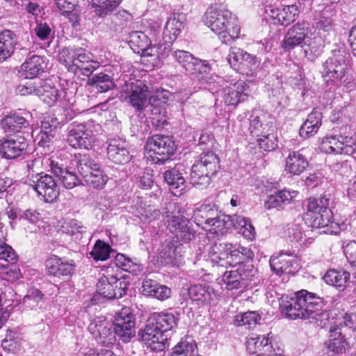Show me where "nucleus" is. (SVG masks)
I'll return each instance as SVG.
<instances>
[{
    "mask_svg": "<svg viewBox=\"0 0 356 356\" xmlns=\"http://www.w3.org/2000/svg\"><path fill=\"white\" fill-rule=\"evenodd\" d=\"M203 20L222 42H229L239 36L240 27L236 16L222 3L211 4L205 12Z\"/></svg>",
    "mask_w": 356,
    "mask_h": 356,
    "instance_id": "nucleus-1",
    "label": "nucleus"
},
{
    "mask_svg": "<svg viewBox=\"0 0 356 356\" xmlns=\"http://www.w3.org/2000/svg\"><path fill=\"white\" fill-rule=\"evenodd\" d=\"M332 200L330 194L311 197L307 200V222L312 228H318L325 234H337L340 227L332 220V212L330 209Z\"/></svg>",
    "mask_w": 356,
    "mask_h": 356,
    "instance_id": "nucleus-2",
    "label": "nucleus"
},
{
    "mask_svg": "<svg viewBox=\"0 0 356 356\" xmlns=\"http://www.w3.org/2000/svg\"><path fill=\"white\" fill-rule=\"evenodd\" d=\"M320 296L302 289L294 293V296H283L280 301V309L282 315L290 319H308L313 314L312 309L322 305Z\"/></svg>",
    "mask_w": 356,
    "mask_h": 356,
    "instance_id": "nucleus-3",
    "label": "nucleus"
},
{
    "mask_svg": "<svg viewBox=\"0 0 356 356\" xmlns=\"http://www.w3.org/2000/svg\"><path fill=\"white\" fill-rule=\"evenodd\" d=\"M219 168L217 155L213 152H203L191 167V183L200 189L207 188Z\"/></svg>",
    "mask_w": 356,
    "mask_h": 356,
    "instance_id": "nucleus-4",
    "label": "nucleus"
},
{
    "mask_svg": "<svg viewBox=\"0 0 356 356\" xmlns=\"http://www.w3.org/2000/svg\"><path fill=\"white\" fill-rule=\"evenodd\" d=\"M102 127L94 120L73 124L69 129L67 143L73 148L91 149L97 142Z\"/></svg>",
    "mask_w": 356,
    "mask_h": 356,
    "instance_id": "nucleus-5",
    "label": "nucleus"
},
{
    "mask_svg": "<svg viewBox=\"0 0 356 356\" xmlns=\"http://www.w3.org/2000/svg\"><path fill=\"white\" fill-rule=\"evenodd\" d=\"M175 60L186 70V71L194 76L200 83H211L212 76L211 67L206 60L194 57L191 53L184 50H176L172 52Z\"/></svg>",
    "mask_w": 356,
    "mask_h": 356,
    "instance_id": "nucleus-6",
    "label": "nucleus"
},
{
    "mask_svg": "<svg viewBox=\"0 0 356 356\" xmlns=\"http://www.w3.org/2000/svg\"><path fill=\"white\" fill-rule=\"evenodd\" d=\"M227 60L239 73L250 77L257 74L260 65L255 56L236 47L230 48Z\"/></svg>",
    "mask_w": 356,
    "mask_h": 356,
    "instance_id": "nucleus-7",
    "label": "nucleus"
},
{
    "mask_svg": "<svg viewBox=\"0 0 356 356\" xmlns=\"http://www.w3.org/2000/svg\"><path fill=\"white\" fill-rule=\"evenodd\" d=\"M78 170L86 184L94 188H102L106 184L108 177L93 159L84 154L79 159Z\"/></svg>",
    "mask_w": 356,
    "mask_h": 356,
    "instance_id": "nucleus-8",
    "label": "nucleus"
},
{
    "mask_svg": "<svg viewBox=\"0 0 356 356\" xmlns=\"http://www.w3.org/2000/svg\"><path fill=\"white\" fill-rule=\"evenodd\" d=\"M347 63L346 54L339 49L332 51L323 63V78L327 84L341 81L346 75Z\"/></svg>",
    "mask_w": 356,
    "mask_h": 356,
    "instance_id": "nucleus-9",
    "label": "nucleus"
},
{
    "mask_svg": "<svg viewBox=\"0 0 356 356\" xmlns=\"http://www.w3.org/2000/svg\"><path fill=\"white\" fill-rule=\"evenodd\" d=\"M127 289V283L124 280H118L115 276H104L99 280L97 284V295H95L92 301L97 304V296H101L104 298L113 299L120 298L125 294Z\"/></svg>",
    "mask_w": 356,
    "mask_h": 356,
    "instance_id": "nucleus-10",
    "label": "nucleus"
},
{
    "mask_svg": "<svg viewBox=\"0 0 356 356\" xmlns=\"http://www.w3.org/2000/svg\"><path fill=\"white\" fill-rule=\"evenodd\" d=\"M125 92L127 94L126 99L136 110L143 111L149 104V100L153 97H149L151 90L149 86L140 81L131 82L126 85Z\"/></svg>",
    "mask_w": 356,
    "mask_h": 356,
    "instance_id": "nucleus-11",
    "label": "nucleus"
},
{
    "mask_svg": "<svg viewBox=\"0 0 356 356\" xmlns=\"http://www.w3.org/2000/svg\"><path fill=\"white\" fill-rule=\"evenodd\" d=\"M140 339L154 352H161L168 347L167 336L163 334L148 318L146 325L138 332Z\"/></svg>",
    "mask_w": 356,
    "mask_h": 356,
    "instance_id": "nucleus-12",
    "label": "nucleus"
},
{
    "mask_svg": "<svg viewBox=\"0 0 356 356\" xmlns=\"http://www.w3.org/2000/svg\"><path fill=\"white\" fill-rule=\"evenodd\" d=\"M113 333L124 342L129 341L135 333V318L130 308L124 307L118 312L113 323Z\"/></svg>",
    "mask_w": 356,
    "mask_h": 356,
    "instance_id": "nucleus-13",
    "label": "nucleus"
},
{
    "mask_svg": "<svg viewBox=\"0 0 356 356\" xmlns=\"http://www.w3.org/2000/svg\"><path fill=\"white\" fill-rule=\"evenodd\" d=\"M254 273L252 265L240 266L236 270L225 271L221 282L227 290L238 289L246 284V281L252 280Z\"/></svg>",
    "mask_w": 356,
    "mask_h": 356,
    "instance_id": "nucleus-14",
    "label": "nucleus"
},
{
    "mask_svg": "<svg viewBox=\"0 0 356 356\" xmlns=\"http://www.w3.org/2000/svg\"><path fill=\"white\" fill-rule=\"evenodd\" d=\"M88 331L96 341L104 346H109L115 341L112 325L104 316H97L90 323Z\"/></svg>",
    "mask_w": 356,
    "mask_h": 356,
    "instance_id": "nucleus-15",
    "label": "nucleus"
},
{
    "mask_svg": "<svg viewBox=\"0 0 356 356\" xmlns=\"http://www.w3.org/2000/svg\"><path fill=\"white\" fill-rule=\"evenodd\" d=\"M189 298L199 307L216 304L219 294L214 288L207 284L191 285L188 289Z\"/></svg>",
    "mask_w": 356,
    "mask_h": 356,
    "instance_id": "nucleus-16",
    "label": "nucleus"
},
{
    "mask_svg": "<svg viewBox=\"0 0 356 356\" xmlns=\"http://www.w3.org/2000/svg\"><path fill=\"white\" fill-rule=\"evenodd\" d=\"M35 178L36 179H32L33 184L30 185L33 186L38 196L42 197L44 201L52 202L58 197L59 195L58 185L51 175L47 174L42 175L41 173H38Z\"/></svg>",
    "mask_w": 356,
    "mask_h": 356,
    "instance_id": "nucleus-17",
    "label": "nucleus"
},
{
    "mask_svg": "<svg viewBox=\"0 0 356 356\" xmlns=\"http://www.w3.org/2000/svg\"><path fill=\"white\" fill-rule=\"evenodd\" d=\"M310 24L307 21H302L293 24L285 34L281 47L285 51H291L303 45L309 31Z\"/></svg>",
    "mask_w": 356,
    "mask_h": 356,
    "instance_id": "nucleus-18",
    "label": "nucleus"
},
{
    "mask_svg": "<svg viewBox=\"0 0 356 356\" xmlns=\"http://www.w3.org/2000/svg\"><path fill=\"white\" fill-rule=\"evenodd\" d=\"M46 271L51 277L63 278L71 277L76 268L74 260H68L56 255H51L45 263Z\"/></svg>",
    "mask_w": 356,
    "mask_h": 356,
    "instance_id": "nucleus-19",
    "label": "nucleus"
},
{
    "mask_svg": "<svg viewBox=\"0 0 356 356\" xmlns=\"http://www.w3.org/2000/svg\"><path fill=\"white\" fill-rule=\"evenodd\" d=\"M146 147L154 154L161 156L159 161H165L172 155L175 151V144L171 137L164 135H154L149 138Z\"/></svg>",
    "mask_w": 356,
    "mask_h": 356,
    "instance_id": "nucleus-20",
    "label": "nucleus"
},
{
    "mask_svg": "<svg viewBox=\"0 0 356 356\" xmlns=\"http://www.w3.org/2000/svg\"><path fill=\"white\" fill-rule=\"evenodd\" d=\"M24 137L13 136L0 140V156L6 159H14L20 156L27 148Z\"/></svg>",
    "mask_w": 356,
    "mask_h": 356,
    "instance_id": "nucleus-21",
    "label": "nucleus"
},
{
    "mask_svg": "<svg viewBox=\"0 0 356 356\" xmlns=\"http://www.w3.org/2000/svg\"><path fill=\"white\" fill-rule=\"evenodd\" d=\"M169 229L183 243H188L195 236V231L191 222L183 215L172 216L169 221Z\"/></svg>",
    "mask_w": 356,
    "mask_h": 356,
    "instance_id": "nucleus-22",
    "label": "nucleus"
},
{
    "mask_svg": "<svg viewBox=\"0 0 356 356\" xmlns=\"http://www.w3.org/2000/svg\"><path fill=\"white\" fill-rule=\"evenodd\" d=\"M107 154L108 159L114 163H127L131 158L128 148V143L120 138H113L108 140Z\"/></svg>",
    "mask_w": 356,
    "mask_h": 356,
    "instance_id": "nucleus-23",
    "label": "nucleus"
},
{
    "mask_svg": "<svg viewBox=\"0 0 356 356\" xmlns=\"http://www.w3.org/2000/svg\"><path fill=\"white\" fill-rule=\"evenodd\" d=\"M37 88L36 95L49 106L54 105L65 93L63 89L57 88L50 79L38 80Z\"/></svg>",
    "mask_w": 356,
    "mask_h": 356,
    "instance_id": "nucleus-24",
    "label": "nucleus"
},
{
    "mask_svg": "<svg viewBox=\"0 0 356 356\" xmlns=\"http://www.w3.org/2000/svg\"><path fill=\"white\" fill-rule=\"evenodd\" d=\"M248 351L252 355L257 356L269 355L275 349L270 341L269 334L267 337L264 335H252L248 338L246 341Z\"/></svg>",
    "mask_w": 356,
    "mask_h": 356,
    "instance_id": "nucleus-25",
    "label": "nucleus"
},
{
    "mask_svg": "<svg viewBox=\"0 0 356 356\" xmlns=\"http://www.w3.org/2000/svg\"><path fill=\"white\" fill-rule=\"evenodd\" d=\"M296 263L294 252H281L278 256L271 257L270 266L273 271L278 275L292 273L293 264Z\"/></svg>",
    "mask_w": 356,
    "mask_h": 356,
    "instance_id": "nucleus-26",
    "label": "nucleus"
},
{
    "mask_svg": "<svg viewBox=\"0 0 356 356\" xmlns=\"http://www.w3.org/2000/svg\"><path fill=\"white\" fill-rule=\"evenodd\" d=\"M219 212L215 204H203L194 209L193 218L197 225H202L203 229H207Z\"/></svg>",
    "mask_w": 356,
    "mask_h": 356,
    "instance_id": "nucleus-27",
    "label": "nucleus"
},
{
    "mask_svg": "<svg viewBox=\"0 0 356 356\" xmlns=\"http://www.w3.org/2000/svg\"><path fill=\"white\" fill-rule=\"evenodd\" d=\"M247 85L243 81H238L224 89V100L228 105H236L247 97Z\"/></svg>",
    "mask_w": 356,
    "mask_h": 356,
    "instance_id": "nucleus-28",
    "label": "nucleus"
},
{
    "mask_svg": "<svg viewBox=\"0 0 356 356\" xmlns=\"http://www.w3.org/2000/svg\"><path fill=\"white\" fill-rule=\"evenodd\" d=\"M307 158L299 151L291 152L285 161V171L292 175H300L308 166Z\"/></svg>",
    "mask_w": 356,
    "mask_h": 356,
    "instance_id": "nucleus-29",
    "label": "nucleus"
},
{
    "mask_svg": "<svg viewBox=\"0 0 356 356\" xmlns=\"http://www.w3.org/2000/svg\"><path fill=\"white\" fill-rule=\"evenodd\" d=\"M185 17L182 14L174 13L167 21L163 37L165 41L171 42L176 40L184 27Z\"/></svg>",
    "mask_w": 356,
    "mask_h": 356,
    "instance_id": "nucleus-30",
    "label": "nucleus"
},
{
    "mask_svg": "<svg viewBox=\"0 0 356 356\" xmlns=\"http://www.w3.org/2000/svg\"><path fill=\"white\" fill-rule=\"evenodd\" d=\"M330 337L325 342L327 349L333 354H341L345 352L348 343L341 333L339 327H331Z\"/></svg>",
    "mask_w": 356,
    "mask_h": 356,
    "instance_id": "nucleus-31",
    "label": "nucleus"
},
{
    "mask_svg": "<svg viewBox=\"0 0 356 356\" xmlns=\"http://www.w3.org/2000/svg\"><path fill=\"white\" fill-rule=\"evenodd\" d=\"M324 46L323 38L317 35L313 38L307 36L302 48L305 56L312 61L322 54Z\"/></svg>",
    "mask_w": 356,
    "mask_h": 356,
    "instance_id": "nucleus-32",
    "label": "nucleus"
},
{
    "mask_svg": "<svg viewBox=\"0 0 356 356\" xmlns=\"http://www.w3.org/2000/svg\"><path fill=\"white\" fill-rule=\"evenodd\" d=\"M0 124L6 132H18L29 126L27 119L17 113L5 116Z\"/></svg>",
    "mask_w": 356,
    "mask_h": 356,
    "instance_id": "nucleus-33",
    "label": "nucleus"
},
{
    "mask_svg": "<svg viewBox=\"0 0 356 356\" xmlns=\"http://www.w3.org/2000/svg\"><path fill=\"white\" fill-rule=\"evenodd\" d=\"M44 60L41 56L33 55L22 65L20 73L26 79H33L44 71Z\"/></svg>",
    "mask_w": 356,
    "mask_h": 356,
    "instance_id": "nucleus-34",
    "label": "nucleus"
},
{
    "mask_svg": "<svg viewBox=\"0 0 356 356\" xmlns=\"http://www.w3.org/2000/svg\"><path fill=\"white\" fill-rule=\"evenodd\" d=\"M234 215L227 216L220 212L207 227V230L216 235H223L234 227Z\"/></svg>",
    "mask_w": 356,
    "mask_h": 356,
    "instance_id": "nucleus-35",
    "label": "nucleus"
},
{
    "mask_svg": "<svg viewBox=\"0 0 356 356\" xmlns=\"http://www.w3.org/2000/svg\"><path fill=\"white\" fill-rule=\"evenodd\" d=\"M149 318L163 334L177 325V318L172 313H154Z\"/></svg>",
    "mask_w": 356,
    "mask_h": 356,
    "instance_id": "nucleus-36",
    "label": "nucleus"
},
{
    "mask_svg": "<svg viewBox=\"0 0 356 356\" xmlns=\"http://www.w3.org/2000/svg\"><path fill=\"white\" fill-rule=\"evenodd\" d=\"M321 113L317 111L309 113L300 129V137L308 138L315 135L321 125Z\"/></svg>",
    "mask_w": 356,
    "mask_h": 356,
    "instance_id": "nucleus-37",
    "label": "nucleus"
},
{
    "mask_svg": "<svg viewBox=\"0 0 356 356\" xmlns=\"http://www.w3.org/2000/svg\"><path fill=\"white\" fill-rule=\"evenodd\" d=\"M163 177L166 183L170 186L172 193L175 196H179L181 191L185 189V179L179 172L177 167L165 171Z\"/></svg>",
    "mask_w": 356,
    "mask_h": 356,
    "instance_id": "nucleus-38",
    "label": "nucleus"
},
{
    "mask_svg": "<svg viewBox=\"0 0 356 356\" xmlns=\"http://www.w3.org/2000/svg\"><path fill=\"white\" fill-rule=\"evenodd\" d=\"M16 44V35L13 31L3 30L0 33V62L10 56Z\"/></svg>",
    "mask_w": 356,
    "mask_h": 356,
    "instance_id": "nucleus-39",
    "label": "nucleus"
},
{
    "mask_svg": "<svg viewBox=\"0 0 356 356\" xmlns=\"http://www.w3.org/2000/svg\"><path fill=\"white\" fill-rule=\"evenodd\" d=\"M232 248L231 243L215 242L209 248V256L211 262L218 266H226L228 251Z\"/></svg>",
    "mask_w": 356,
    "mask_h": 356,
    "instance_id": "nucleus-40",
    "label": "nucleus"
},
{
    "mask_svg": "<svg viewBox=\"0 0 356 356\" xmlns=\"http://www.w3.org/2000/svg\"><path fill=\"white\" fill-rule=\"evenodd\" d=\"M51 172L58 177L63 183L66 188H72L81 183L78 176L66 168H63L57 162L55 165L51 167Z\"/></svg>",
    "mask_w": 356,
    "mask_h": 356,
    "instance_id": "nucleus-41",
    "label": "nucleus"
},
{
    "mask_svg": "<svg viewBox=\"0 0 356 356\" xmlns=\"http://www.w3.org/2000/svg\"><path fill=\"white\" fill-rule=\"evenodd\" d=\"M273 17L277 18L283 26H287L295 21L299 14V10L296 4L285 6L282 8H277L276 11L271 10Z\"/></svg>",
    "mask_w": 356,
    "mask_h": 356,
    "instance_id": "nucleus-42",
    "label": "nucleus"
},
{
    "mask_svg": "<svg viewBox=\"0 0 356 356\" xmlns=\"http://www.w3.org/2000/svg\"><path fill=\"white\" fill-rule=\"evenodd\" d=\"M323 279L327 284L333 286L339 291H343L350 279V273L347 271L329 270L324 275Z\"/></svg>",
    "mask_w": 356,
    "mask_h": 356,
    "instance_id": "nucleus-43",
    "label": "nucleus"
},
{
    "mask_svg": "<svg viewBox=\"0 0 356 356\" xmlns=\"http://www.w3.org/2000/svg\"><path fill=\"white\" fill-rule=\"evenodd\" d=\"M3 349L10 353L17 354L24 350L22 339L15 331L9 330L1 343Z\"/></svg>",
    "mask_w": 356,
    "mask_h": 356,
    "instance_id": "nucleus-44",
    "label": "nucleus"
},
{
    "mask_svg": "<svg viewBox=\"0 0 356 356\" xmlns=\"http://www.w3.org/2000/svg\"><path fill=\"white\" fill-rule=\"evenodd\" d=\"M88 84L93 87L98 92H105L114 88L113 79L105 73L94 74L88 80Z\"/></svg>",
    "mask_w": 356,
    "mask_h": 356,
    "instance_id": "nucleus-45",
    "label": "nucleus"
},
{
    "mask_svg": "<svg viewBox=\"0 0 356 356\" xmlns=\"http://www.w3.org/2000/svg\"><path fill=\"white\" fill-rule=\"evenodd\" d=\"M55 164L56 162L51 158L46 156L37 155L33 156L31 159L27 161L26 168L29 172H37L38 174L39 173L38 171L44 168L50 167V170H51V167H54Z\"/></svg>",
    "mask_w": 356,
    "mask_h": 356,
    "instance_id": "nucleus-46",
    "label": "nucleus"
},
{
    "mask_svg": "<svg viewBox=\"0 0 356 356\" xmlns=\"http://www.w3.org/2000/svg\"><path fill=\"white\" fill-rule=\"evenodd\" d=\"M245 238L252 240L254 237V228L248 219L243 216L234 215V223L233 227Z\"/></svg>",
    "mask_w": 356,
    "mask_h": 356,
    "instance_id": "nucleus-47",
    "label": "nucleus"
},
{
    "mask_svg": "<svg viewBox=\"0 0 356 356\" xmlns=\"http://www.w3.org/2000/svg\"><path fill=\"white\" fill-rule=\"evenodd\" d=\"M115 264L118 268L134 275H138L142 270L139 264L122 254H117Z\"/></svg>",
    "mask_w": 356,
    "mask_h": 356,
    "instance_id": "nucleus-48",
    "label": "nucleus"
},
{
    "mask_svg": "<svg viewBox=\"0 0 356 356\" xmlns=\"http://www.w3.org/2000/svg\"><path fill=\"white\" fill-rule=\"evenodd\" d=\"M260 318V316L256 312L240 313L235 316L234 324L236 326H248L250 328L255 325Z\"/></svg>",
    "mask_w": 356,
    "mask_h": 356,
    "instance_id": "nucleus-49",
    "label": "nucleus"
},
{
    "mask_svg": "<svg viewBox=\"0 0 356 356\" xmlns=\"http://www.w3.org/2000/svg\"><path fill=\"white\" fill-rule=\"evenodd\" d=\"M175 251L176 248L171 241L163 243L158 252L161 262L163 264H172L176 255Z\"/></svg>",
    "mask_w": 356,
    "mask_h": 356,
    "instance_id": "nucleus-50",
    "label": "nucleus"
},
{
    "mask_svg": "<svg viewBox=\"0 0 356 356\" xmlns=\"http://www.w3.org/2000/svg\"><path fill=\"white\" fill-rule=\"evenodd\" d=\"M196 348V343L193 341H181L175 346L170 356H195Z\"/></svg>",
    "mask_w": 356,
    "mask_h": 356,
    "instance_id": "nucleus-51",
    "label": "nucleus"
},
{
    "mask_svg": "<svg viewBox=\"0 0 356 356\" xmlns=\"http://www.w3.org/2000/svg\"><path fill=\"white\" fill-rule=\"evenodd\" d=\"M111 247L100 240H98L90 252L91 257L96 261H105L109 258Z\"/></svg>",
    "mask_w": 356,
    "mask_h": 356,
    "instance_id": "nucleus-52",
    "label": "nucleus"
},
{
    "mask_svg": "<svg viewBox=\"0 0 356 356\" xmlns=\"http://www.w3.org/2000/svg\"><path fill=\"white\" fill-rule=\"evenodd\" d=\"M56 3L62 15L67 16L74 26L78 22V15L75 10V5L72 1H57Z\"/></svg>",
    "mask_w": 356,
    "mask_h": 356,
    "instance_id": "nucleus-53",
    "label": "nucleus"
},
{
    "mask_svg": "<svg viewBox=\"0 0 356 356\" xmlns=\"http://www.w3.org/2000/svg\"><path fill=\"white\" fill-rule=\"evenodd\" d=\"M76 53V48H63L58 54V60L63 64L69 72H71V66L74 65Z\"/></svg>",
    "mask_w": 356,
    "mask_h": 356,
    "instance_id": "nucleus-54",
    "label": "nucleus"
},
{
    "mask_svg": "<svg viewBox=\"0 0 356 356\" xmlns=\"http://www.w3.org/2000/svg\"><path fill=\"white\" fill-rule=\"evenodd\" d=\"M65 232L68 234L74 236L76 239H80L83 233L86 232V227L76 220L72 219L66 222Z\"/></svg>",
    "mask_w": 356,
    "mask_h": 356,
    "instance_id": "nucleus-55",
    "label": "nucleus"
},
{
    "mask_svg": "<svg viewBox=\"0 0 356 356\" xmlns=\"http://www.w3.org/2000/svg\"><path fill=\"white\" fill-rule=\"evenodd\" d=\"M320 299L321 300L322 305H321L319 308L312 309L314 311L313 314L309 316V318L315 319L317 323H319V326L324 327L326 325V322L330 318V314L327 310H323V307L326 305V301L324 298L320 296Z\"/></svg>",
    "mask_w": 356,
    "mask_h": 356,
    "instance_id": "nucleus-56",
    "label": "nucleus"
},
{
    "mask_svg": "<svg viewBox=\"0 0 356 356\" xmlns=\"http://www.w3.org/2000/svg\"><path fill=\"white\" fill-rule=\"evenodd\" d=\"M287 240L292 244L299 243L303 238L304 232L299 225L292 224L288 226L286 231Z\"/></svg>",
    "mask_w": 356,
    "mask_h": 356,
    "instance_id": "nucleus-57",
    "label": "nucleus"
},
{
    "mask_svg": "<svg viewBox=\"0 0 356 356\" xmlns=\"http://www.w3.org/2000/svg\"><path fill=\"white\" fill-rule=\"evenodd\" d=\"M256 138L260 148L264 149L265 151L273 150L277 147L274 140V135L268 133V131H264L260 137Z\"/></svg>",
    "mask_w": 356,
    "mask_h": 356,
    "instance_id": "nucleus-58",
    "label": "nucleus"
},
{
    "mask_svg": "<svg viewBox=\"0 0 356 356\" xmlns=\"http://www.w3.org/2000/svg\"><path fill=\"white\" fill-rule=\"evenodd\" d=\"M99 4L93 2L92 7L95 8L96 15L99 17L106 15L108 13L111 12L115 7L119 5L120 1H99Z\"/></svg>",
    "mask_w": 356,
    "mask_h": 356,
    "instance_id": "nucleus-59",
    "label": "nucleus"
},
{
    "mask_svg": "<svg viewBox=\"0 0 356 356\" xmlns=\"http://www.w3.org/2000/svg\"><path fill=\"white\" fill-rule=\"evenodd\" d=\"M243 256L240 254L238 250L235 249V246L232 244V248L228 251V257L226 258V266H242L241 264L244 262Z\"/></svg>",
    "mask_w": 356,
    "mask_h": 356,
    "instance_id": "nucleus-60",
    "label": "nucleus"
},
{
    "mask_svg": "<svg viewBox=\"0 0 356 356\" xmlns=\"http://www.w3.org/2000/svg\"><path fill=\"white\" fill-rule=\"evenodd\" d=\"M91 56L90 54L86 53L82 48H76V53L74 61V65L71 66V72L77 74V67L83 65L87 61H90Z\"/></svg>",
    "mask_w": 356,
    "mask_h": 356,
    "instance_id": "nucleus-61",
    "label": "nucleus"
},
{
    "mask_svg": "<svg viewBox=\"0 0 356 356\" xmlns=\"http://www.w3.org/2000/svg\"><path fill=\"white\" fill-rule=\"evenodd\" d=\"M341 138V154L351 155L356 152V140L353 137L343 136Z\"/></svg>",
    "mask_w": 356,
    "mask_h": 356,
    "instance_id": "nucleus-62",
    "label": "nucleus"
},
{
    "mask_svg": "<svg viewBox=\"0 0 356 356\" xmlns=\"http://www.w3.org/2000/svg\"><path fill=\"white\" fill-rule=\"evenodd\" d=\"M0 259L14 263L17 260V254L11 246L3 243L0 245Z\"/></svg>",
    "mask_w": 356,
    "mask_h": 356,
    "instance_id": "nucleus-63",
    "label": "nucleus"
},
{
    "mask_svg": "<svg viewBox=\"0 0 356 356\" xmlns=\"http://www.w3.org/2000/svg\"><path fill=\"white\" fill-rule=\"evenodd\" d=\"M344 254L350 265L356 267V241H350L343 248Z\"/></svg>",
    "mask_w": 356,
    "mask_h": 356,
    "instance_id": "nucleus-64",
    "label": "nucleus"
}]
</instances>
